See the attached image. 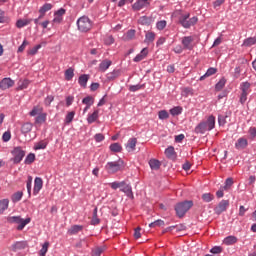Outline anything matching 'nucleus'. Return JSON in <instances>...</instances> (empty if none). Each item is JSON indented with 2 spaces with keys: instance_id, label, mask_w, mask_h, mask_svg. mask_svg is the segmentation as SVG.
I'll return each instance as SVG.
<instances>
[{
  "instance_id": "1",
  "label": "nucleus",
  "mask_w": 256,
  "mask_h": 256,
  "mask_svg": "<svg viewBox=\"0 0 256 256\" xmlns=\"http://www.w3.org/2000/svg\"><path fill=\"white\" fill-rule=\"evenodd\" d=\"M212 129H215V116L211 115L208 117L207 121L200 122L195 127V133H207V131H212Z\"/></svg>"
},
{
  "instance_id": "2",
  "label": "nucleus",
  "mask_w": 256,
  "mask_h": 256,
  "mask_svg": "<svg viewBox=\"0 0 256 256\" xmlns=\"http://www.w3.org/2000/svg\"><path fill=\"white\" fill-rule=\"evenodd\" d=\"M33 116L35 117L34 123L36 127H41V125L47 121V112L43 111V106L41 105L34 107Z\"/></svg>"
},
{
  "instance_id": "3",
  "label": "nucleus",
  "mask_w": 256,
  "mask_h": 256,
  "mask_svg": "<svg viewBox=\"0 0 256 256\" xmlns=\"http://www.w3.org/2000/svg\"><path fill=\"white\" fill-rule=\"evenodd\" d=\"M7 221L11 225H17L16 226L17 231H23V229H25V226L29 225L31 218L28 217L26 219H23L21 216H10L7 218Z\"/></svg>"
},
{
  "instance_id": "4",
  "label": "nucleus",
  "mask_w": 256,
  "mask_h": 256,
  "mask_svg": "<svg viewBox=\"0 0 256 256\" xmlns=\"http://www.w3.org/2000/svg\"><path fill=\"white\" fill-rule=\"evenodd\" d=\"M77 27L78 31H81V33H87V31H91V28L93 27V22L89 17L82 16L77 20Z\"/></svg>"
},
{
  "instance_id": "5",
  "label": "nucleus",
  "mask_w": 256,
  "mask_h": 256,
  "mask_svg": "<svg viewBox=\"0 0 256 256\" xmlns=\"http://www.w3.org/2000/svg\"><path fill=\"white\" fill-rule=\"evenodd\" d=\"M190 14H184L182 16H180L179 18V23L180 25H182V27H184V29H189L190 27H193V25H197V21H199V18H197V16H194L192 18H190Z\"/></svg>"
},
{
  "instance_id": "6",
  "label": "nucleus",
  "mask_w": 256,
  "mask_h": 256,
  "mask_svg": "<svg viewBox=\"0 0 256 256\" xmlns=\"http://www.w3.org/2000/svg\"><path fill=\"white\" fill-rule=\"evenodd\" d=\"M193 207V201H184L176 204L175 211L179 217H184L185 213Z\"/></svg>"
},
{
  "instance_id": "7",
  "label": "nucleus",
  "mask_w": 256,
  "mask_h": 256,
  "mask_svg": "<svg viewBox=\"0 0 256 256\" xmlns=\"http://www.w3.org/2000/svg\"><path fill=\"white\" fill-rule=\"evenodd\" d=\"M13 157L10 159L14 163V165H19L21 161H23V158L25 157V150L21 147H15L11 151Z\"/></svg>"
},
{
  "instance_id": "8",
  "label": "nucleus",
  "mask_w": 256,
  "mask_h": 256,
  "mask_svg": "<svg viewBox=\"0 0 256 256\" xmlns=\"http://www.w3.org/2000/svg\"><path fill=\"white\" fill-rule=\"evenodd\" d=\"M121 167H123V161H121V160L114 161V162H108L105 165V169H106L107 173H110V174L119 172Z\"/></svg>"
},
{
  "instance_id": "9",
  "label": "nucleus",
  "mask_w": 256,
  "mask_h": 256,
  "mask_svg": "<svg viewBox=\"0 0 256 256\" xmlns=\"http://www.w3.org/2000/svg\"><path fill=\"white\" fill-rule=\"evenodd\" d=\"M28 247H29V244H27V241H16L14 244L11 245L10 251L17 253V251H23Z\"/></svg>"
},
{
  "instance_id": "10",
  "label": "nucleus",
  "mask_w": 256,
  "mask_h": 256,
  "mask_svg": "<svg viewBox=\"0 0 256 256\" xmlns=\"http://www.w3.org/2000/svg\"><path fill=\"white\" fill-rule=\"evenodd\" d=\"M53 9V5L50 3H45L40 9H39V17L34 20V23H39L40 19H43L45 17V14L47 11H51Z\"/></svg>"
},
{
  "instance_id": "11",
  "label": "nucleus",
  "mask_w": 256,
  "mask_h": 256,
  "mask_svg": "<svg viewBox=\"0 0 256 256\" xmlns=\"http://www.w3.org/2000/svg\"><path fill=\"white\" fill-rule=\"evenodd\" d=\"M227 207H229V200H222L218 206L215 207L214 212L216 215H221V213L227 211Z\"/></svg>"
},
{
  "instance_id": "12",
  "label": "nucleus",
  "mask_w": 256,
  "mask_h": 256,
  "mask_svg": "<svg viewBox=\"0 0 256 256\" xmlns=\"http://www.w3.org/2000/svg\"><path fill=\"white\" fill-rule=\"evenodd\" d=\"M193 41L192 36H185L182 38L183 49H187L188 51H193Z\"/></svg>"
},
{
  "instance_id": "13",
  "label": "nucleus",
  "mask_w": 256,
  "mask_h": 256,
  "mask_svg": "<svg viewBox=\"0 0 256 256\" xmlns=\"http://www.w3.org/2000/svg\"><path fill=\"white\" fill-rule=\"evenodd\" d=\"M145 7H149V0H137L133 5V11H141V9H145Z\"/></svg>"
},
{
  "instance_id": "14",
  "label": "nucleus",
  "mask_w": 256,
  "mask_h": 256,
  "mask_svg": "<svg viewBox=\"0 0 256 256\" xmlns=\"http://www.w3.org/2000/svg\"><path fill=\"white\" fill-rule=\"evenodd\" d=\"M15 85V82L11 80V78H3L0 81V89L2 91H5L6 89H10V87H13Z\"/></svg>"
},
{
  "instance_id": "15",
  "label": "nucleus",
  "mask_w": 256,
  "mask_h": 256,
  "mask_svg": "<svg viewBox=\"0 0 256 256\" xmlns=\"http://www.w3.org/2000/svg\"><path fill=\"white\" fill-rule=\"evenodd\" d=\"M41 189H43V179L41 177H36L34 180L33 195H39Z\"/></svg>"
},
{
  "instance_id": "16",
  "label": "nucleus",
  "mask_w": 256,
  "mask_h": 256,
  "mask_svg": "<svg viewBox=\"0 0 256 256\" xmlns=\"http://www.w3.org/2000/svg\"><path fill=\"white\" fill-rule=\"evenodd\" d=\"M137 147V138H130L126 144V151L133 153Z\"/></svg>"
},
{
  "instance_id": "17",
  "label": "nucleus",
  "mask_w": 256,
  "mask_h": 256,
  "mask_svg": "<svg viewBox=\"0 0 256 256\" xmlns=\"http://www.w3.org/2000/svg\"><path fill=\"white\" fill-rule=\"evenodd\" d=\"M149 55V49L144 48L141 50V52L133 59L134 63H139L140 61H143Z\"/></svg>"
},
{
  "instance_id": "18",
  "label": "nucleus",
  "mask_w": 256,
  "mask_h": 256,
  "mask_svg": "<svg viewBox=\"0 0 256 256\" xmlns=\"http://www.w3.org/2000/svg\"><path fill=\"white\" fill-rule=\"evenodd\" d=\"M249 145V141L246 138H239L235 143V148L238 150L245 149Z\"/></svg>"
},
{
  "instance_id": "19",
  "label": "nucleus",
  "mask_w": 256,
  "mask_h": 256,
  "mask_svg": "<svg viewBox=\"0 0 256 256\" xmlns=\"http://www.w3.org/2000/svg\"><path fill=\"white\" fill-rule=\"evenodd\" d=\"M113 64V62L111 60H103L100 64H99V71H101L102 73H105V71L107 69H109V67H111V65Z\"/></svg>"
},
{
  "instance_id": "20",
  "label": "nucleus",
  "mask_w": 256,
  "mask_h": 256,
  "mask_svg": "<svg viewBox=\"0 0 256 256\" xmlns=\"http://www.w3.org/2000/svg\"><path fill=\"white\" fill-rule=\"evenodd\" d=\"M88 81H89V74H82L78 78V83L80 87H83L84 89L87 87Z\"/></svg>"
},
{
  "instance_id": "21",
  "label": "nucleus",
  "mask_w": 256,
  "mask_h": 256,
  "mask_svg": "<svg viewBox=\"0 0 256 256\" xmlns=\"http://www.w3.org/2000/svg\"><path fill=\"white\" fill-rule=\"evenodd\" d=\"M120 191H122V193H125L127 195V197L133 198V190L131 188V185L126 184L124 182V185H123V187H121Z\"/></svg>"
},
{
  "instance_id": "22",
  "label": "nucleus",
  "mask_w": 256,
  "mask_h": 256,
  "mask_svg": "<svg viewBox=\"0 0 256 256\" xmlns=\"http://www.w3.org/2000/svg\"><path fill=\"white\" fill-rule=\"evenodd\" d=\"M165 155L168 159H176L177 158V154L175 153V148L173 146L166 148Z\"/></svg>"
},
{
  "instance_id": "23",
  "label": "nucleus",
  "mask_w": 256,
  "mask_h": 256,
  "mask_svg": "<svg viewBox=\"0 0 256 256\" xmlns=\"http://www.w3.org/2000/svg\"><path fill=\"white\" fill-rule=\"evenodd\" d=\"M99 119V110H95L92 114H89L87 117V123L91 125L92 123H95Z\"/></svg>"
},
{
  "instance_id": "24",
  "label": "nucleus",
  "mask_w": 256,
  "mask_h": 256,
  "mask_svg": "<svg viewBox=\"0 0 256 256\" xmlns=\"http://www.w3.org/2000/svg\"><path fill=\"white\" fill-rule=\"evenodd\" d=\"M7 209H9V199L0 200V215H3Z\"/></svg>"
},
{
  "instance_id": "25",
  "label": "nucleus",
  "mask_w": 256,
  "mask_h": 256,
  "mask_svg": "<svg viewBox=\"0 0 256 256\" xmlns=\"http://www.w3.org/2000/svg\"><path fill=\"white\" fill-rule=\"evenodd\" d=\"M149 166L153 171H158L161 168V162L157 159H151L149 161Z\"/></svg>"
},
{
  "instance_id": "26",
  "label": "nucleus",
  "mask_w": 256,
  "mask_h": 256,
  "mask_svg": "<svg viewBox=\"0 0 256 256\" xmlns=\"http://www.w3.org/2000/svg\"><path fill=\"white\" fill-rule=\"evenodd\" d=\"M243 47H252V45H256V36L254 37H249V38H246L244 41H243Z\"/></svg>"
},
{
  "instance_id": "27",
  "label": "nucleus",
  "mask_w": 256,
  "mask_h": 256,
  "mask_svg": "<svg viewBox=\"0 0 256 256\" xmlns=\"http://www.w3.org/2000/svg\"><path fill=\"white\" fill-rule=\"evenodd\" d=\"M79 231H83V226L81 225H73L71 228L68 230L69 235H77Z\"/></svg>"
},
{
  "instance_id": "28",
  "label": "nucleus",
  "mask_w": 256,
  "mask_h": 256,
  "mask_svg": "<svg viewBox=\"0 0 256 256\" xmlns=\"http://www.w3.org/2000/svg\"><path fill=\"white\" fill-rule=\"evenodd\" d=\"M240 89L242 93H246L249 95L250 91H251V83L249 82H242L240 84Z\"/></svg>"
},
{
  "instance_id": "29",
  "label": "nucleus",
  "mask_w": 256,
  "mask_h": 256,
  "mask_svg": "<svg viewBox=\"0 0 256 256\" xmlns=\"http://www.w3.org/2000/svg\"><path fill=\"white\" fill-rule=\"evenodd\" d=\"M33 129V124H31L30 122H26L22 125L21 131L24 135H26V133H31Z\"/></svg>"
},
{
  "instance_id": "30",
  "label": "nucleus",
  "mask_w": 256,
  "mask_h": 256,
  "mask_svg": "<svg viewBox=\"0 0 256 256\" xmlns=\"http://www.w3.org/2000/svg\"><path fill=\"white\" fill-rule=\"evenodd\" d=\"M215 73H217V69L216 68H209L206 73L200 77V81H205V79H207V77H211V75H215Z\"/></svg>"
},
{
  "instance_id": "31",
  "label": "nucleus",
  "mask_w": 256,
  "mask_h": 256,
  "mask_svg": "<svg viewBox=\"0 0 256 256\" xmlns=\"http://www.w3.org/2000/svg\"><path fill=\"white\" fill-rule=\"evenodd\" d=\"M237 241H239L237 239V237H235V236H227L224 239L223 243H224V245H235V243H237Z\"/></svg>"
},
{
  "instance_id": "32",
  "label": "nucleus",
  "mask_w": 256,
  "mask_h": 256,
  "mask_svg": "<svg viewBox=\"0 0 256 256\" xmlns=\"http://www.w3.org/2000/svg\"><path fill=\"white\" fill-rule=\"evenodd\" d=\"M110 151H112L113 153H121V151H123V147L121 146V144L119 143H113L110 145L109 147Z\"/></svg>"
},
{
  "instance_id": "33",
  "label": "nucleus",
  "mask_w": 256,
  "mask_h": 256,
  "mask_svg": "<svg viewBox=\"0 0 256 256\" xmlns=\"http://www.w3.org/2000/svg\"><path fill=\"white\" fill-rule=\"evenodd\" d=\"M73 77H75V72H74L73 68H68L65 71V79H66V81H71V79H73Z\"/></svg>"
},
{
  "instance_id": "34",
  "label": "nucleus",
  "mask_w": 256,
  "mask_h": 256,
  "mask_svg": "<svg viewBox=\"0 0 256 256\" xmlns=\"http://www.w3.org/2000/svg\"><path fill=\"white\" fill-rule=\"evenodd\" d=\"M105 246L96 247L92 250V256H101L105 252Z\"/></svg>"
},
{
  "instance_id": "35",
  "label": "nucleus",
  "mask_w": 256,
  "mask_h": 256,
  "mask_svg": "<svg viewBox=\"0 0 256 256\" xmlns=\"http://www.w3.org/2000/svg\"><path fill=\"white\" fill-rule=\"evenodd\" d=\"M48 251H49V242H44L41 250L39 251V255L46 256Z\"/></svg>"
},
{
  "instance_id": "36",
  "label": "nucleus",
  "mask_w": 256,
  "mask_h": 256,
  "mask_svg": "<svg viewBox=\"0 0 256 256\" xmlns=\"http://www.w3.org/2000/svg\"><path fill=\"white\" fill-rule=\"evenodd\" d=\"M138 23L140 25H151V18L147 16H142L139 18Z\"/></svg>"
},
{
  "instance_id": "37",
  "label": "nucleus",
  "mask_w": 256,
  "mask_h": 256,
  "mask_svg": "<svg viewBox=\"0 0 256 256\" xmlns=\"http://www.w3.org/2000/svg\"><path fill=\"white\" fill-rule=\"evenodd\" d=\"M155 41V33L154 32H147L145 35V42L146 43H153Z\"/></svg>"
},
{
  "instance_id": "38",
  "label": "nucleus",
  "mask_w": 256,
  "mask_h": 256,
  "mask_svg": "<svg viewBox=\"0 0 256 256\" xmlns=\"http://www.w3.org/2000/svg\"><path fill=\"white\" fill-rule=\"evenodd\" d=\"M108 81H113L119 77V71L114 70L106 75Z\"/></svg>"
},
{
  "instance_id": "39",
  "label": "nucleus",
  "mask_w": 256,
  "mask_h": 256,
  "mask_svg": "<svg viewBox=\"0 0 256 256\" xmlns=\"http://www.w3.org/2000/svg\"><path fill=\"white\" fill-rule=\"evenodd\" d=\"M22 197H23V192L18 191V192H16V193H14V194L12 195V201H13V203H17V202L21 201Z\"/></svg>"
},
{
  "instance_id": "40",
  "label": "nucleus",
  "mask_w": 256,
  "mask_h": 256,
  "mask_svg": "<svg viewBox=\"0 0 256 256\" xmlns=\"http://www.w3.org/2000/svg\"><path fill=\"white\" fill-rule=\"evenodd\" d=\"M202 199L205 203H211V201L215 199V196H213L211 193H205L202 195Z\"/></svg>"
},
{
  "instance_id": "41",
  "label": "nucleus",
  "mask_w": 256,
  "mask_h": 256,
  "mask_svg": "<svg viewBox=\"0 0 256 256\" xmlns=\"http://www.w3.org/2000/svg\"><path fill=\"white\" fill-rule=\"evenodd\" d=\"M170 113L171 115H173V117L177 116V115H181V113H183V108L177 106L174 107L172 109H170Z\"/></svg>"
},
{
  "instance_id": "42",
  "label": "nucleus",
  "mask_w": 256,
  "mask_h": 256,
  "mask_svg": "<svg viewBox=\"0 0 256 256\" xmlns=\"http://www.w3.org/2000/svg\"><path fill=\"white\" fill-rule=\"evenodd\" d=\"M163 225H165V221H163V220H156V221L150 223L149 227L151 229H154L155 227H163Z\"/></svg>"
},
{
  "instance_id": "43",
  "label": "nucleus",
  "mask_w": 256,
  "mask_h": 256,
  "mask_svg": "<svg viewBox=\"0 0 256 256\" xmlns=\"http://www.w3.org/2000/svg\"><path fill=\"white\" fill-rule=\"evenodd\" d=\"M233 178H227L225 181V185L223 187L224 191H229V189H231V187L233 186Z\"/></svg>"
},
{
  "instance_id": "44",
  "label": "nucleus",
  "mask_w": 256,
  "mask_h": 256,
  "mask_svg": "<svg viewBox=\"0 0 256 256\" xmlns=\"http://www.w3.org/2000/svg\"><path fill=\"white\" fill-rule=\"evenodd\" d=\"M166 27H167V21L165 20H161L156 23V28L158 29V31H163V29H165Z\"/></svg>"
},
{
  "instance_id": "45",
  "label": "nucleus",
  "mask_w": 256,
  "mask_h": 256,
  "mask_svg": "<svg viewBox=\"0 0 256 256\" xmlns=\"http://www.w3.org/2000/svg\"><path fill=\"white\" fill-rule=\"evenodd\" d=\"M47 147V142L45 141H40L38 143L35 144L34 146V150L35 151H39V149H46Z\"/></svg>"
},
{
  "instance_id": "46",
  "label": "nucleus",
  "mask_w": 256,
  "mask_h": 256,
  "mask_svg": "<svg viewBox=\"0 0 256 256\" xmlns=\"http://www.w3.org/2000/svg\"><path fill=\"white\" fill-rule=\"evenodd\" d=\"M158 117L162 121L165 120V119H169V112H167L166 110H161V111L158 112Z\"/></svg>"
},
{
  "instance_id": "47",
  "label": "nucleus",
  "mask_w": 256,
  "mask_h": 256,
  "mask_svg": "<svg viewBox=\"0 0 256 256\" xmlns=\"http://www.w3.org/2000/svg\"><path fill=\"white\" fill-rule=\"evenodd\" d=\"M123 185H125V181L122 182H112L110 183V187L114 190L116 189H121V187H123Z\"/></svg>"
},
{
  "instance_id": "48",
  "label": "nucleus",
  "mask_w": 256,
  "mask_h": 256,
  "mask_svg": "<svg viewBox=\"0 0 256 256\" xmlns=\"http://www.w3.org/2000/svg\"><path fill=\"white\" fill-rule=\"evenodd\" d=\"M29 23H31L29 20H18L16 22V27L18 29H21V28L25 27L26 25H29Z\"/></svg>"
},
{
  "instance_id": "49",
  "label": "nucleus",
  "mask_w": 256,
  "mask_h": 256,
  "mask_svg": "<svg viewBox=\"0 0 256 256\" xmlns=\"http://www.w3.org/2000/svg\"><path fill=\"white\" fill-rule=\"evenodd\" d=\"M225 83H227V81L224 78L220 79V81L215 86L216 91H221V89L225 87Z\"/></svg>"
},
{
  "instance_id": "50",
  "label": "nucleus",
  "mask_w": 256,
  "mask_h": 256,
  "mask_svg": "<svg viewBox=\"0 0 256 256\" xmlns=\"http://www.w3.org/2000/svg\"><path fill=\"white\" fill-rule=\"evenodd\" d=\"M2 141H4V143H7L8 141H11V131H6V132L3 133Z\"/></svg>"
},
{
  "instance_id": "51",
  "label": "nucleus",
  "mask_w": 256,
  "mask_h": 256,
  "mask_svg": "<svg viewBox=\"0 0 256 256\" xmlns=\"http://www.w3.org/2000/svg\"><path fill=\"white\" fill-rule=\"evenodd\" d=\"M210 253H213V255H219V253H223V248L221 246H215L210 250Z\"/></svg>"
},
{
  "instance_id": "52",
  "label": "nucleus",
  "mask_w": 256,
  "mask_h": 256,
  "mask_svg": "<svg viewBox=\"0 0 256 256\" xmlns=\"http://www.w3.org/2000/svg\"><path fill=\"white\" fill-rule=\"evenodd\" d=\"M82 103H83L84 105L92 106L93 103H94L93 97H91V96L85 97V98L82 100Z\"/></svg>"
},
{
  "instance_id": "53",
  "label": "nucleus",
  "mask_w": 256,
  "mask_h": 256,
  "mask_svg": "<svg viewBox=\"0 0 256 256\" xmlns=\"http://www.w3.org/2000/svg\"><path fill=\"white\" fill-rule=\"evenodd\" d=\"M75 117V112H69L67 115H66V118H65V123L69 124L73 121Z\"/></svg>"
},
{
  "instance_id": "54",
  "label": "nucleus",
  "mask_w": 256,
  "mask_h": 256,
  "mask_svg": "<svg viewBox=\"0 0 256 256\" xmlns=\"http://www.w3.org/2000/svg\"><path fill=\"white\" fill-rule=\"evenodd\" d=\"M92 225H99V218L97 217V208L93 211Z\"/></svg>"
},
{
  "instance_id": "55",
  "label": "nucleus",
  "mask_w": 256,
  "mask_h": 256,
  "mask_svg": "<svg viewBox=\"0 0 256 256\" xmlns=\"http://www.w3.org/2000/svg\"><path fill=\"white\" fill-rule=\"evenodd\" d=\"M10 19L5 17V12L0 9V23H9Z\"/></svg>"
},
{
  "instance_id": "56",
  "label": "nucleus",
  "mask_w": 256,
  "mask_h": 256,
  "mask_svg": "<svg viewBox=\"0 0 256 256\" xmlns=\"http://www.w3.org/2000/svg\"><path fill=\"white\" fill-rule=\"evenodd\" d=\"M33 181L32 176H28V181H27V191H28V196L31 197V183Z\"/></svg>"
},
{
  "instance_id": "57",
  "label": "nucleus",
  "mask_w": 256,
  "mask_h": 256,
  "mask_svg": "<svg viewBox=\"0 0 256 256\" xmlns=\"http://www.w3.org/2000/svg\"><path fill=\"white\" fill-rule=\"evenodd\" d=\"M27 87H29V80H23L22 82H20L18 89L23 90L27 89Z\"/></svg>"
},
{
  "instance_id": "58",
  "label": "nucleus",
  "mask_w": 256,
  "mask_h": 256,
  "mask_svg": "<svg viewBox=\"0 0 256 256\" xmlns=\"http://www.w3.org/2000/svg\"><path fill=\"white\" fill-rule=\"evenodd\" d=\"M94 139H95L96 143H101V141L105 140V136L101 133H98L94 136Z\"/></svg>"
},
{
  "instance_id": "59",
  "label": "nucleus",
  "mask_w": 256,
  "mask_h": 256,
  "mask_svg": "<svg viewBox=\"0 0 256 256\" xmlns=\"http://www.w3.org/2000/svg\"><path fill=\"white\" fill-rule=\"evenodd\" d=\"M105 45H113L115 43V39L113 36H108L104 40Z\"/></svg>"
},
{
  "instance_id": "60",
  "label": "nucleus",
  "mask_w": 256,
  "mask_h": 256,
  "mask_svg": "<svg viewBox=\"0 0 256 256\" xmlns=\"http://www.w3.org/2000/svg\"><path fill=\"white\" fill-rule=\"evenodd\" d=\"M24 163L26 165H31L33 163V153H29L28 156L26 157Z\"/></svg>"
},
{
  "instance_id": "61",
  "label": "nucleus",
  "mask_w": 256,
  "mask_h": 256,
  "mask_svg": "<svg viewBox=\"0 0 256 256\" xmlns=\"http://www.w3.org/2000/svg\"><path fill=\"white\" fill-rule=\"evenodd\" d=\"M135 38V30H129L126 33V39L131 40Z\"/></svg>"
},
{
  "instance_id": "62",
  "label": "nucleus",
  "mask_w": 256,
  "mask_h": 256,
  "mask_svg": "<svg viewBox=\"0 0 256 256\" xmlns=\"http://www.w3.org/2000/svg\"><path fill=\"white\" fill-rule=\"evenodd\" d=\"M247 95H249V94H246V93H241V95H240V103H241V105H245V103L247 102Z\"/></svg>"
},
{
  "instance_id": "63",
  "label": "nucleus",
  "mask_w": 256,
  "mask_h": 256,
  "mask_svg": "<svg viewBox=\"0 0 256 256\" xmlns=\"http://www.w3.org/2000/svg\"><path fill=\"white\" fill-rule=\"evenodd\" d=\"M134 237L135 239H141V227H137L134 230Z\"/></svg>"
},
{
  "instance_id": "64",
  "label": "nucleus",
  "mask_w": 256,
  "mask_h": 256,
  "mask_svg": "<svg viewBox=\"0 0 256 256\" xmlns=\"http://www.w3.org/2000/svg\"><path fill=\"white\" fill-rule=\"evenodd\" d=\"M139 89H141V85L137 84V85H131L129 87V91H131L132 93H135V91H139Z\"/></svg>"
}]
</instances>
